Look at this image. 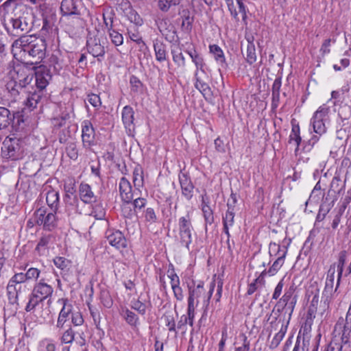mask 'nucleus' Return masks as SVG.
Listing matches in <instances>:
<instances>
[{"label":"nucleus","mask_w":351,"mask_h":351,"mask_svg":"<svg viewBox=\"0 0 351 351\" xmlns=\"http://www.w3.org/2000/svg\"><path fill=\"white\" fill-rule=\"evenodd\" d=\"M119 191L122 201L127 204L131 203L136 196L135 191L132 190L130 182L125 177H122L119 181Z\"/></svg>","instance_id":"f8f14e48"},{"label":"nucleus","mask_w":351,"mask_h":351,"mask_svg":"<svg viewBox=\"0 0 351 351\" xmlns=\"http://www.w3.org/2000/svg\"><path fill=\"white\" fill-rule=\"evenodd\" d=\"M132 308L137 311L141 315H144L146 312V305L139 300L132 301Z\"/></svg>","instance_id":"13d9d810"},{"label":"nucleus","mask_w":351,"mask_h":351,"mask_svg":"<svg viewBox=\"0 0 351 351\" xmlns=\"http://www.w3.org/2000/svg\"><path fill=\"white\" fill-rule=\"evenodd\" d=\"M106 238L111 245L118 249L124 248L127 246L126 239L122 232L119 230L108 231L106 232Z\"/></svg>","instance_id":"a211bd4d"},{"label":"nucleus","mask_w":351,"mask_h":351,"mask_svg":"<svg viewBox=\"0 0 351 351\" xmlns=\"http://www.w3.org/2000/svg\"><path fill=\"white\" fill-rule=\"evenodd\" d=\"M53 292V287L47 284L44 279H40L32 290V294L41 302L48 298L51 297Z\"/></svg>","instance_id":"9d476101"},{"label":"nucleus","mask_w":351,"mask_h":351,"mask_svg":"<svg viewBox=\"0 0 351 351\" xmlns=\"http://www.w3.org/2000/svg\"><path fill=\"white\" fill-rule=\"evenodd\" d=\"M133 183L134 187L138 190L143 186V171L141 167H136L133 171Z\"/></svg>","instance_id":"473e14b6"},{"label":"nucleus","mask_w":351,"mask_h":351,"mask_svg":"<svg viewBox=\"0 0 351 351\" xmlns=\"http://www.w3.org/2000/svg\"><path fill=\"white\" fill-rule=\"evenodd\" d=\"M36 89L43 91L51 80L52 75L47 66L40 65L33 71Z\"/></svg>","instance_id":"6e6552de"},{"label":"nucleus","mask_w":351,"mask_h":351,"mask_svg":"<svg viewBox=\"0 0 351 351\" xmlns=\"http://www.w3.org/2000/svg\"><path fill=\"white\" fill-rule=\"evenodd\" d=\"M21 89V87L18 86L13 80L8 82L6 84V90L14 98L19 95V90Z\"/></svg>","instance_id":"603ef678"},{"label":"nucleus","mask_w":351,"mask_h":351,"mask_svg":"<svg viewBox=\"0 0 351 351\" xmlns=\"http://www.w3.org/2000/svg\"><path fill=\"white\" fill-rule=\"evenodd\" d=\"M12 48L13 51L18 50L23 53L25 58H30L31 64H36L45 57L47 45L45 40L42 38L23 35L13 43Z\"/></svg>","instance_id":"f257e3e1"},{"label":"nucleus","mask_w":351,"mask_h":351,"mask_svg":"<svg viewBox=\"0 0 351 351\" xmlns=\"http://www.w3.org/2000/svg\"><path fill=\"white\" fill-rule=\"evenodd\" d=\"M146 203L147 200L145 198L136 197L133 201L134 211L136 212L137 210H141L144 208Z\"/></svg>","instance_id":"0e129e2a"},{"label":"nucleus","mask_w":351,"mask_h":351,"mask_svg":"<svg viewBox=\"0 0 351 351\" xmlns=\"http://www.w3.org/2000/svg\"><path fill=\"white\" fill-rule=\"evenodd\" d=\"M124 318L127 323L132 326H136L138 320L137 315L132 311L126 309L124 311Z\"/></svg>","instance_id":"09e8293b"},{"label":"nucleus","mask_w":351,"mask_h":351,"mask_svg":"<svg viewBox=\"0 0 351 351\" xmlns=\"http://www.w3.org/2000/svg\"><path fill=\"white\" fill-rule=\"evenodd\" d=\"M265 275H266V270L265 269L261 273L259 276L254 280V282L251 283L249 285V287H248V289L247 291L248 295H252L256 291V290L257 289L256 283L259 282L262 285L264 284V282H265L264 277Z\"/></svg>","instance_id":"c03bdc74"},{"label":"nucleus","mask_w":351,"mask_h":351,"mask_svg":"<svg viewBox=\"0 0 351 351\" xmlns=\"http://www.w3.org/2000/svg\"><path fill=\"white\" fill-rule=\"evenodd\" d=\"M228 210H226L225 215L223 216V230L224 233L227 236V244L228 247L230 250V232H229V228L232 227L234 222V212L231 206V203L230 202H228L227 203Z\"/></svg>","instance_id":"4468645a"},{"label":"nucleus","mask_w":351,"mask_h":351,"mask_svg":"<svg viewBox=\"0 0 351 351\" xmlns=\"http://www.w3.org/2000/svg\"><path fill=\"white\" fill-rule=\"evenodd\" d=\"M328 113V108L320 106L314 113L311 119L313 130L315 133L322 135L326 131V128L324 123V117Z\"/></svg>","instance_id":"1a4fd4ad"},{"label":"nucleus","mask_w":351,"mask_h":351,"mask_svg":"<svg viewBox=\"0 0 351 351\" xmlns=\"http://www.w3.org/2000/svg\"><path fill=\"white\" fill-rule=\"evenodd\" d=\"M293 293L294 289L291 287L286 291L282 297L278 300L276 305V307L277 308L276 311L275 308L272 311V313H274L276 315L274 317L275 320L278 318L280 314L282 312L288 313L289 319H291V316L297 302V296L294 295ZM289 320H288L287 324H289Z\"/></svg>","instance_id":"39448f33"},{"label":"nucleus","mask_w":351,"mask_h":351,"mask_svg":"<svg viewBox=\"0 0 351 351\" xmlns=\"http://www.w3.org/2000/svg\"><path fill=\"white\" fill-rule=\"evenodd\" d=\"M40 302H41L36 298H34V296L31 293L29 302L25 307V311L27 312L32 311Z\"/></svg>","instance_id":"e2e57ef3"},{"label":"nucleus","mask_w":351,"mask_h":351,"mask_svg":"<svg viewBox=\"0 0 351 351\" xmlns=\"http://www.w3.org/2000/svg\"><path fill=\"white\" fill-rule=\"evenodd\" d=\"M46 202L52 212L56 213L59 205V193L54 190L49 191L46 194Z\"/></svg>","instance_id":"393cba45"},{"label":"nucleus","mask_w":351,"mask_h":351,"mask_svg":"<svg viewBox=\"0 0 351 351\" xmlns=\"http://www.w3.org/2000/svg\"><path fill=\"white\" fill-rule=\"evenodd\" d=\"M122 121L125 125L126 130L130 132L134 130V112L133 108L130 106H125L123 107L122 110Z\"/></svg>","instance_id":"4be33fe9"},{"label":"nucleus","mask_w":351,"mask_h":351,"mask_svg":"<svg viewBox=\"0 0 351 351\" xmlns=\"http://www.w3.org/2000/svg\"><path fill=\"white\" fill-rule=\"evenodd\" d=\"M343 325L351 326V306H350L347 312L346 319L344 320L342 317L339 319L335 326V331L341 330Z\"/></svg>","instance_id":"37998d69"},{"label":"nucleus","mask_w":351,"mask_h":351,"mask_svg":"<svg viewBox=\"0 0 351 351\" xmlns=\"http://www.w3.org/2000/svg\"><path fill=\"white\" fill-rule=\"evenodd\" d=\"M14 114L9 109L0 106V130L7 128L14 121Z\"/></svg>","instance_id":"5701e85b"},{"label":"nucleus","mask_w":351,"mask_h":351,"mask_svg":"<svg viewBox=\"0 0 351 351\" xmlns=\"http://www.w3.org/2000/svg\"><path fill=\"white\" fill-rule=\"evenodd\" d=\"M179 180L182 195L186 197V199H191L193 195V192L194 186L190 178L185 173H182L179 176Z\"/></svg>","instance_id":"aec40b11"},{"label":"nucleus","mask_w":351,"mask_h":351,"mask_svg":"<svg viewBox=\"0 0 351 351\" xmlns=\"http://www.w3.org/2000/svg\"><path fill=\"white\" fill-rule=\"evenodd\" d=\"M12 280V283H14L15 285H21L27 281L25 274L24 273H17L14 274L10 279Z\"/></svg>","instance_id":"bf43d9fd"},{"label":"nucleus","mask_w":351,"mask_h":351,"mask_svg":"<svg viewBox=\"0 0 351 351\" xmlns=\"http://www.w3.org/2000/svg\"><path fill=\"white\" fill-rule=\"evenodd\" d=\"M334 282L330 281H326V285L323 291V298H324V309L326 308H328L329 304L330 302V298L332 295V293L337 289V285L336 286L335 289H333Z\"/></svg>","instance_id":"cd10ccee"},{"label":"nucleus","mask_w":351,"mask_h":351,"mask_svg":"<svg viewBox=\"0 0 351 351\" xmlns=\"http://www.w3.org/2000/svg\"><path fill=\"white\" fill-rule=\"evenodd\" d=\"M75 333L70 326L62 334L60 340L62 343H71L75 339Z\"/></svg>","instance_id":"49530a36"},{"label":"nucleus","mask_w":351,"mask_h":351,"mask_svg":"<svg viewBox=\"0 0 351 351\" xmlns=\"http://www.w3.org/2000/svg\"><path fill=\"white\" fill-rule=\"evenodd\" d=\"M203 75L200 74L198 71L195 73V86L203 95L206 100H211L213 98V92L209 85L204 80Z\"/></svg>","instance_id":"f3484780"},{"label":"nucleus","mask_w":351,"mask_h":351,"mask_svg":"<svg viewBox=\"0 0 351 351\" xmlns=\"http://www.w3.org/2000/svg\"><path fill=\"white\" fill-rule=\"evenodd\" d=\"M287 254V251H284L281 255L274 262L269 269L266 271V274L270 276H274L281 268L285 263V258Z\"/></svg>","instance_id":"c756f323"},{"label":"nucleus","mask_w":351,"mask_h":351,"mask_svg":"<svg viewBox=\"0 0 351 351\" xmlns=\"http://www.w3.org/2000/svg\"><path fill=\"white\" fill-rule=\"evenodd\" d=\"M86 47L88 51L93 55L95 58H97L98 61H101V58L105 55V48L101 45L100 40L96 37H89L86 41Z\"/></svg>","instance_id":"9b49d317"},{"label":"nucleus","mask_w":351,"mask_h":351,"mask_svg":"<svg viewBox=\"0 0 351 351\" xmlns=\"http://www.w3.org/2000/svg\"><path fill=\"white\" fill-rule=\"evenodd\" d=\"M87 101L90 104L96 108L99 107L101 104L99 96L96 94L88 95Z\"/></svg>","instance_id":"052dcab7"},{"label":"nucleus","mask_w":351,"mask_h":351,"mask_svg":"<svg viewBox=\"0 0 351 351\" xmlns=\"http://www.w3.org/2000/svg\"><path fill=\"white\" fill-rule=\"evenodd\" d=\"M164 319L165 322V325L169 328V330L171 332H174L176 334H177L176 323L173 317L170 315H165Z\"/></svg>","instance_id":"6e6d98bb"},{"label":"nucleus","mask_w":351,"mask_h":351,"mask_svg":"<svg viewBox=\"0 0 351 351\" xmlns=\"http://www.w3.org/2000/svg\"><path fill=\"white\" fill-rule=\"evenodd\" d=\"M189 54L197 67L196 71H198L200 74L205 76L206 73L204 70V66L205 64L204 62L203 58L199 54L197 53L195 51H194V52H189Z\"/></svg>","instance_id":"2f4dec72"},{"label":"nucleus","mask_w":351,"mask_h":351,"mask_svg":"<svg viewBox=\"0 0 351 351\" xmlns=\"http://www.w3.org/2000/svg\"><path fill=\"white\" fill-rule=\"evenodd\" d=\"M67 301L66 299L62 300L63 306L59 313L56 324V328L59 329L64 328V325L67 322L68 317L72 312V305L67 304Z\"/></svg>","instance_id":"412c9836"},{"label":"nucleus","mask_w":351,"mask_h":351,"mask_svg":"<svg viewBox=\"0 0 351 351\" xmlns=\"http://www.w3.org/2000/svg\"><path fill=\"white\" fill-rule=\"evenodd\" d=\"M128 35L130 38L138 45L141 51H144L147 48L146 44L143 40L141 36L138 32H132L131 30H128Z\"/></svg>","instance_id":"c9c22d12"},{"label":"nucleus","mask_w":351,"mask_h":351,"mask_svg":"<svg viewBox=\"0 0 351 351\" xmlns=\"http://www.w3.org/2000/svg\"><path fill=\"white\" fill-rule=\"evenodd\" d=\"M54 212L49 213L45 216V210L43 209H38L36 211V215L38 216L37 223L40 222L43 223L44 227L46 229L51 230L56 226V217Z\"/></svg>","instance_id":"dca6fc26"},{"label":"nucleus","mask_w":351,"mask_h":351,"mask_svg":"<svg viewBox=\"0 0 351 351\" xmlns=\"http://www.w3.org/2000/svg\"><path fill=\"white\" fill-rule=\"evenodd\" d=\"M130 83L131 86V90L132 92L135 93H141L143 92V84L137 77L134 75L131 76Z\"/></svg>","instance_id":"ea45409f"},{"label":"nucleus","mask_w":351,"mask_h":351,"mask_svg":"<svg viewBox=\"0 0 351 351\" xmlns=\"http://www.w3.org/2000/svg\"><path fill=\"white\" fill-rule=\"evenodd\" d=\"M13 81L21 88H27L34 79L33 71L24 65H17L14 67L12 74Z\"/></svg>","instance_id":"423d86ee"},{"label":"nucleus","mask_w":351,"mask_h":351,"mask_svg":"<svg viewBox=\"0 0 351 351\" xmlns=\"http://www.w3.org/2000/svg\"><path fill=\"white\" fill-rule=\"evenodd\" d=\"M55 265L62 270L67 269L71 265V262L64 257L58 256L53 259Z\"/></svg>","instance_id":"3c124183"},{"label":"nucleus","mask_w":351,"mask_h":351,"mask_svg":"<svg viewBox=\"0 0 351 351\" xmlns=\"http://www.w3.org/2000/svg\"><path fill=\"white\" fill-rule=\"evenodd\" d=\"M287 326H284L283 324L282 325L280 331L277 334H276V335L274 337L271 341V343L269 345V348L271 349H275L278 346V345L280 344V343L285 337V335L287 332Z\"/></svg>","instance_id":"72a5a7b5"},{"label":"nucleus","mask_w":351,"mask_h":351,"mask_svg":"<svg viewBox=\"0 0 351 351\" xmlns=\"http://www.w3.org/2000/svg\"><path fill=\"white\" fill-rule=\"evenodd\" d=\"M180 3V0H158V8L164 12H167L172 6H176Z\"/></svg>","instance_id":"4c0bfd02"},{"label":"nucleus","mask_w":351,"mask_h":351,"mask_svg":"<svg viewBox=\"0 0 351 351\" xmlns=\"http://www.w3.org/2000/svg\"><path fill=\"white\" fill-rule=\"evenodd\" d=\"M245 59L250 64H252L256 61V53L254 45H247Z\"/></svg>","instance_id":"58836bf2"},{"label":"nucleus","mask_w":351,"mask_h":351,"mask_svg":"<svg viewBox=\"0 0 351 351\" xmlns=\"http://www.w3.org/2000/svg\"><path fill=\"white\" fill-rule=\"evenodd\" d=\"M332 207V204H322L320 205L319 210L316 217V220L317 221H323Z\"/></svg>","instance_id":"a18cd8bd"},{"label":"nucleus","mask_w":351,"mask_h":351,"mask_svg":"<svg viewBox=\"0 0 351 351\" xmlns=\"http://www.w3.org/2000/svg\"><path fill=\"white\" fill-rule=\"evenodd\" d=\"M60 10L64 16L80 14L74 0H63L61 3Z\"/></svg>","instance_id":"b1692460"},{"label":"nucleus","mask_w":351,"mask_h":351,"mask_svg":"<svg viewBox=\"0 0 351 351\" xmlns=\"http://www.w3.org/2000/svg\"><path fill=\"white\" fill-rule=\"evenodd\" d=\"M105 211L104 210L99 206H96L95 208H93L91 215L95 217L97 219H102L105 217Z\"/></svg>","instance_id":"774afa93"},{"label":"nucleus","mask_w":351,"mask_h":351,"mask_svg":"<svg viewBox=\"0 0 351 351\" xmlns=\"http://www.w3.org/2000/svg\"><path fill=\"white\" fill-rule=\"evenodd\" d=\"M171 53L174 62L179 66H184L185 65V60L182 53L180 50H172Z\"/></svg>","instance_id":"864d4df0"},{"label":"nucleus","mask_w":351,"mask_h":351,"mask_svg":"<svg viewBox=\"0 0 351 351\" xmlns=\"http://www.w3.org/2000/svg\"><path fill=\"white\" fill-rule=\"evenodd\" d=\"M145 220L153 223L156 221L157 217L153 208H147L145 213Z\"/></svg>","instance_id":"680f3d73"},{"label":"nucleus","mask_w":351,"mask_h":351,"mask_svg":"<svg viewBox=\"0 0 351 351\" xmlns=\"http://www.w3.org/2000/svg\"><path fill=\"white\" fill-rule=\"evenodd\" d=\"M156 59L158 62H164L167 60V47L162 42L156 40L154 43Z\"/></svg>","instance_id":"a878e982"},{"label":"nucleus","mask_w":351,"mask_h":351,"mask_svg":"<svg viewBox=\"0 0 351 351\" xmlns=\"http://www.w3.org/2000/svg\"><path fill=\"white\" fill-rule=\"evenodd\" d=\"M158 27L160 31V32L165 36L166 39L168 36V32H170L171 31V29H173V26L169 23V21L166 19H162L158 22Z\"/></svg>","instance_id":"a19ab883"},{"label":"nucleus","mask_w":351,"mask_h":351,"mask_svg":"<svg viewBox=\"0 0 351 351\" xmlns=\"http://www.w3.org/2000/svg\"><path fill=\"white\" fill-rule=\"evenodd\" d=\"M82 138L84 147H90L94 145L95 130L89 121L83 122Z\"/></svg>","instance_id":"2eb2a0df"},{"label":"nucleus","mask_w":351,"mask_h":351,"mask_svg":"<svg viewBox=\"0 0 351 351\" xmlns=\"http://www.w3.org/2000/svg\"><path fill=\"white\" fill-rule=\"evenodd\" d=\"M4 26L7 32L13 36H19L21 34L28 32L32 27L27 13L19 16H16V14L5 16Z\"/></svg>","instance_id":"f03ea898"},{"label":"nucleus","mask_w":351,"mask_h":351,"mask_svg":"<svg viewBox=\"0 0 351 351\" xmlns=\"http://www.w3.org/2000/svg\"><path fill=\"white\" fill-rule=\"evenodd\" d=\"M16 286L19 285H15L14 283H12V280H10L7 286V291L10 302L12 304L16 302L18 299V294L16 293Z\"/></svg>","instance_id":"e433bc0d"},{"label":"nucleus","mask_w":351,"mask_h":351,"mask_svg":"<svg viewBox=\"0 0 351 351\" xmlns=\"http://www.w3.org/2000/svg\"><path fill=\"white\" fill-rule=\"evenodd\" d=\"M111 39L112 43L116 46H120L123 43V37L121 34L119 33L114 29L108 32Z\"/></svg>","instance_id":"8fccbe9b"},{"label":"nucleus","mask_w":351,"mask_h":351,"mask_svg":"<svg viewBox=\"0 0 351 351\" xmlns=\"http://www.w3.org/2000/svg\"><path fill=\"white\" fill-rule=\"evenodd\" d=\"M341 330L342 331L341 340L344 341L345 342L350 340L351 326L343 325Z\"/></svg>","instance_id":"338daca9"},{"label":"nucleus","mask_w":351,"mask_h":351,"mask_svg":"<svg viewBox=\"0 0 351 351\" xmlns=\"http://www.w3.org/2000/svg\"><path fill=\"white\" fill-rule=\"evenodd\" d=\"M179 235L178 239L182 245L185 246L189 250V245L192 242V231L193 230L189 215L186 217H182L179 219Z\"/></svg>","instance_id":"0eeeda50"},{"label":"nucleus","mask_w":351,"mask_h":351,"mask_svg":"<svg viewBox=\"0 0 351 351\" xmlns=\"http://www.w3.org/2000/svg\"><path fill=\"white\" fill-rule=\"evenodd\" d=\"M344 188V184H341V180L339 177H334L331 181L330 189L328 191V196H330L331 193H340Z\"/></svg>","instance_id":"f704fd0d"},{"label":"nucleus","mask_w":351,"mask_h":351,"mask_svg":"<svg viewBox=\"0 0 351 351\" xmlns=\"http://www.w3.org/2000/svg\"><path fill=\"white\" fill-rule=\"evenodd\" d=\"M202 212L204 213L206 225H211L214 222V217L210 206L207 204H204L202 206Z\"/></svg>","instance_id":"de8ad7c7"},{"label":"nucleus","mask_w":351,"mask_h":351,"mask_svg":"<svg viewBox=\"0 0 351 351\" xmlns=\"http://www.w3.org/2000/svg\"><path fill=\"white\" fill-rule=\"evenodd\" d=\"M319 303V294L318 293H315L311 302L310 306L308 308V313L310 315L315 314L317 310V305Z\"/></svg>","instance_id":"4d7b16f0"},{"label":"nucleus","mask_w":351,"mask_h":351,"mask_svg":"<svg viewBox=\"0 0 351 351\" xmlns=\"http://www.w3.org/2000/svg\"><path fill=\"white\" fill-rule=\"evenodd\" d=\"M24 153V141L16 137H6L2 144L3 158L16 160L21 158Z\"/></svg>","instance_id":"7ed1b4c3"},{"label":"nucleus","mask_w":351,"mask_h":351,"mask_svg":"<svg viewBox=\"0 0 351 351\" xmlns=\"http://www.w3.org/2000/svg\"><path fill=\"white\" fill-rule=\"evenodd\" d=\"M71 321L75 326H81L84 323V319L80 313L76 312L72 313Z\"/></svg>","instance_id":"69168bd1"},{"label":"nucleus","mask_w":351,"mask_h":351,"mask_svg":"<svg viewBox=\"0 0 351 351\" xmlns=\"http://www.w3.org/2000/svg\"><path fill=\"white\" fill-rule=\"evenodd\" d=\"M348 256V253L346 250H342L339 254L337 263V287H339L341 278L343 276L344 265L346 262Z\"/></svg>","instance_id":"c85d7f7f"},{"label":"nucleus","mask_w":351,"mask_h":351,"mask_svg":"<svg viewBox=\"0 0 351 351\" xmlns=\"http://www.w3.org/2000/svg\"><path fill=\"white\" fill-rule=\"evenodd\" d=\"M302 141V138L300 135V128L298 125H293L291 129V132L289 135V143H293L296 147L295 149V153L297 154L299 146Z\"/></svg>","instance_id":"7c9ffc66"},{"label":"nucleus","mask_w":351,"mask_h":351,"mask_svg":"<svg viewBox=\"0 0 351 351\" xmlns=\"http://www.w3.org/2000/svg\"><path fill=\"white\" fill-rule=\"evenodd\" d=\"M45 98L43 91L39 90H35L33 92L29 91L25 101V105L30 110H33L39 105L42 106Z\"/></svg>","instance_id":"ddd939ff"},{"label":"nucleus","mask_w":351,"mask_h":351,"mask_svg":"<svg viewBox=\"0 0 351 351\" xmlns=\"http://www.w3.org/2000/svg\"><path fill=\"white\" fill-rule=\"evenodd\" d=\"M79 195L80 199L85 204L95 203L97 200V197L93 192L90 186L86 183L80 184Z\"/></svg>","instance_id":"6ab92c4d"},{"label":"nucleus","mask_w":351,"mask_h":351,"mask_svg":"<svg viewBox=\"0 0 351 351\" xmlns=\"http://www.w3.org/2000/svg\"><path fill=\"white\" fill-rule=\"evenodd\" d=\"M203 282L199 283L196 287L193 288H189V298H188V305L191 306H197L199 300L198 299L203 296L204 300L203 304L205 306V309L204 313L202 315V317L206 315L207 308L209 305L210 299L212 296L213 292L214 291L215 283V282H212L210 285V289L206 295V290L204 288Z\"/></svg>","instance_id":"20e7f679"},{"label":"nucleus","mask_w":351,"mask_h":351,"mask_svg":"<svg viewBox=\"0 0 351 351\" xmlns=\"http://www.w3.org/2000/svg\"><path fill=\"white\" fill-rule=\"evenodd\" d=\"M25 277L27 280H37L40 276V271L35 267H31L27 269L26 273H25Z\"/></svg>","instance_id":"5fc2aeb1"},{"label":"nucleus","mask_w":351,"mask_h":351,"mask_svg":"<svg viewBox=\"0 0 351 351\" xmlns=\"http://www.w3.org/2000/svg\"><path fill=\"white\" fill-rule=\"evenodd\" d=\"M210 52L213 54L215 60L223 68H226L225 57L222 49L217 45H212L209 47Z\"/></svg>","instance_id":"bb28decb"},{"label":"nucleus","mask_w":351,"mask_h":351,"mask_svg":"<svg viewBox=\"0 0 351 351\" xmlns=\"http://www.w3.org/2000/svg\"><path fill=\"white\" fill-rule=\"evenodd\" d=\"M66 152L70 159L76 160L79 155L76 143L74 142L69 143L66 147Z\"/></svg>","instance_id":"79ce46f5"}]
</instances>
